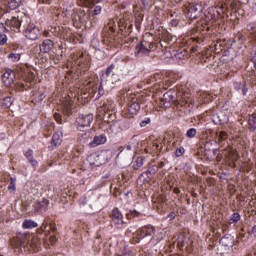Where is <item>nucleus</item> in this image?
Here are the masks:
<instances>
[{
    "instance_id": "f257e3e1",
    "label": "nucleus",
    "mask_w": 256,
    "mask_h": 256,
    "mask_svg": "<svg viewBox=\"0 0 256 256\" xmlns=\"http://www.w3.org/2000/svg\"><path fill=\"white\" fill-rule=\"evenodd\" d=\"M30 21L29 17L26 15L22 16H10L6 18L5 25L10 29V31H19L21 29V25L25 27V24Z\"/></svg>"
},
{
    "instance_id": "f03ea898",
    "label": "nucleus",
    "mask_w": 256,
    "mask_h": 256,
    "mask_svg": "<svg viewBox=\"0 0 256 256\" xmlns=\"http://www.w3.org/2000/svg\"><path fill=\"white\" fill-rule=\"evenodd\" d=\"M157 49V44L155 42H149L147 40L141 41L138 45H136L134 50L135 57H141L143 55H149L151 51H155Z\"/></svg>"
},
{
    "instance_id": "7ed1b4c3",
    "label": "nucleus",
    "mask_w": 256,
    "mask_h": 256,
    "mask_svg": "<svg viewBox=\"0 0 256 256\" xmlns=\"http://www.w3.org/2000/svg\"><path fill=\"white\" fill-rule=\"evenodd\" d=\"M23 33L29 41H37V39L41 37V30H39V27H36L35 24L30 23L29 21L25 23Z\"/></svg>"
},
{
    "instance_id": "20e7f679",
    "label": "nucleus",
    "mask_w": 256,
    "mask_h": 256,
    "mask_svg": "<svg viewBox=\"0 0 256 256\" xmlns=\"http://www.w3.org/2000/svg\"><path fill=\"white\" fill-rule=\"evenodd\" d=\"M155 234V227L152 225H146L143 226L142 228L138 229L134 234H133V242L134 243H139L141 239H145V237H149L151 235Z\"/></svg>"
},
{
    "instance_id": "39448f33",
    "label": "nucleus",
    "mask_w": 256,
    "mask_h": 256,
    "mask_svg": "<svg viewBox=\"0 0 256 256\" xmlns=\"http://www.w3.org/2000/svg\"><path fill=\"white\" fill-rule=\"evenodd\" d=\"M70 17L74 27H81L87 21V14L81 9H73Z\"/></svg>"
},
{
    "instance_id": "423d86ee",
    "label": "nucleus",
    "mask_w": 256,
    "mask_h": 256,
    "mask_svg": "<svg viewBox=\"0 0 256 256\" xmlns=\"http://www.w3.org/2000/svg\"><path fill=\"white\" fill-rule=\"evenodd\" d=\"M93 114H85V115H80L76 119V125L78 131H83L85 127H91V123H93Z\"/></svg>"
},
{
    "instance_id": "0eeeda50",
    "label": "nucleus",
    "mask_w": 256,
    "mask_h": 256,
    "mask_svg": "<svg viewBox=\"0 0 256 256\" xmlns=\"http://www.w3.org/2000/svg\"><path fill=\"white\" fill-rule=\"evenodd\" d=\"M185 13L189 19H197L203 13V6L201 4L188 6L185 9Z\"/></svg>"
},
{
    "instance_id": "6e6552de",
    "label": "nucleus",
    "mask_w": 256,
    "mask_h": 256,
    "mask_svg": "<svg viewBox=\"0 0 256 256\" xmlns=\"http://www.w3.org/2000/svg\"><path fill=\"white\" fill-rule=\"evenodd\" d=\"M111 221L114 227L121 229L125 222L123 221V214L119 211V208H114L111 214Z\"/></svg>"
},
{
    "instance_id": "1a4fd4ad",
    "label": "nucleus",
    "mask_w": 256,
    "mask_h": 256,
    "mask_svg": "<svg viewBox=\"0 0 256 256\" xmlns=\"http://www.w3.org/2000/svg\"><path fill=\"white\" fill-rule=\"evenodd\" d=\"M2 81L6 87H11L15 83V72L6 70L2 75Z\"/></svg>"
},
{
    "instance_id": "9d476101",
    "label": "nucleus",
    "mask_w": 256,
    "mask_h": 256,
    "mask_svg": "<svg viewBox=\"0 0 256 256\" xmlns=\"http://www.w3.org/2000/svg\"><path fill=\"white\" fill-rule=\"evenodd\" d=\"M141 110V104H139V101L132 100L128 104V117H135L137 113Z\"/></svg>"
},
{
    "instance_id": "9b49d317",
    "label": "nucleus",
    "mask_w": 256,
    "mask_h": 256,
    "mask_svg": "<svg viewBox=\"0 0 256 256\" xmlns=\"http://www.w3.org/2000/svg\"><path fill=\"white\" fill-rule=\"evenodd\" d=\"M161 103L163 104V106L166 109L171 107V104L175 103V96H173V92L168 91V92L164 93L163 97L161 99Z\"/></svg>"
},
{
    "instance_id": "f8f14e48",
    "label": "nucleus",
    "mask_w": 256,
    "mask_h": 256,
    "mask_svg": "<svg viewBox=\"0 0 256 256\" xmlns=\"http://www.w3.org/2000/svg\"><path fill=\"white\" fill-rule=\"evenodd\" d=\"M61 109H62V113H64V115H67L69 117V115H71L73 111V101H71V99L69 98L63 100Z\"/></svg>"
},
{
    "instance_id": "ddd939ff",
    "label": "nucleus",
    "mask_w": 256,
    "mask_h": 256,
    "mask_svg": "<svg viewBox=\"0 0 256 256\" xmlns=\"http://www.w3.org/2000/svg\"><path fill=\"white\" fill-rule=\"evenodd\" d=\"M107 143V137L104 134L95 136L93 141L89 143V147H99V145H105Z\"/></svg>"
},
{
    "instance_id": "4468645a",
    "label": "nucleus",
    "mask_w": 256,
    "mask_h": 256,
    "mask_svg": "<svg viewBox=\"0 0 256 256\" xmlns=\"http://www.w3.org/2000/svg\"><path fill=\"white\" fill-rule=\"evenodd\" d=\"M55 47V43L51 39H46L40 45L41 53H49Z\"/></svg>"
},
{
    "instance_id": "2eb2a0df",
    "label": "nucleus",
    "mask_w": 256,
    "mask_h": 256,
    "mask_svg": "<svg viewBox=\"0 0 256 256\" xmlns=\"http://www.w3.org/2000/svg\"><path fill=\"white\" fill-rule=\"evenodd\" d=\"M220 243L222 247L226 249H232L233 245H235V241L233 240V236L226 235L220 239Z\"/></svg>"
},
{
    "instance_id": "dca6fc26",
    "label": "nucleus",
    "mask_w": 256,
    "mask_h": 256,
    "mask_svg": "<svg viewBox=\"0 0 256 256\" xmlns=\"http://www.w3.org/2000/svg\"><path fill=\"white\" fill-rule=\"evenodd\" d=\"M63 132H56L52 136V145H55L57 147L58 145H61V142L63 141Z\"/></svg>"
},
{
    "instance_id": "f3484780",
    "label": "nucleus",
    "mask_w": 256,
    "mask_h": 256,
    "mask_svg": "<svg viewBox=\"0 0 256 256\" xmlns=\"http://www.w3.org/2000/svg\"><path fill=\"white\" fill-rule=\"evenodd\" d=\"M24 155H25V157L28 159L29 163H31V165L33 167H37L38 162L33 157V150H31V149L27 150L26 152H24Z\"/></svg>"
},
{
    "instance_id": "a211bd4d",
    "label": "nucleus",
    "mask_w": 256,
    "mask_h": 256,
    "mask_svg": "<svg viewBox=\"0 0 256 256\" xmlns=\"http://www.w3.org/2000/svg\"><path fill=\"white\" fill-rule=\"evenodd\" d=\"M37 226H38L37 222H35L31 219H26L22 223L23 229H35V227H37Z\"/></svg>"
},
{
    "instance_id": "6ab92c4d",
    "label": "nucleus",
    "mask_w": 256,
    "mask_h": 256,
    "mask_svg": "<svg viewBox=\"0 0 256 256\" xmlns=\"http://www.w3.org/2000/svg\"><path fill=\"white\" fill-rule=\"evenodd\" d=\"M63 1V9L66 13H69L71 9H73L75 2L74 0H62Z\"/></svg>"
},
{
    "instance_id": "aec40b11",
    "label": "nucleus",
    "mask_w": 256,
    "mask_h": 256,
    "mask_svg": "<svg viewBox=\"0 0 256 256\" xmlns=\"http://www.w3.org/2000/svg\"><path fill=\"white\" fill-rule=\"evenodd\" d=\"M248 125H249V129L251 131H255V129H256V115L255 114H250L248 116Z\"/></svg>"
},
{
    "instance_id": "412c9836",
    "label": "nucleus",
    "mask_w": 256,
    "mask_h": 256,
    "mask_svg": "<svg viewBox=\"0 0 256 256\" xmlns=\"http://www.w3.org/2000/svg\"><path fill=\"white\" fill-rule=\"evenodd\" d=\"M228 160L230 161V163H232L235 167V163H237V161H239V154H237L236 151H230L229 155L227 156Z\"/></svg>"
},
{
    "instance_id": "4be33fe9",
    "label": "nucleus",
    "mask_w": 256,
    "mask_h": 256,
    "mask_svg": "<svg viewBox=\"0 0 256 256\" xmlns=\"http://www.w3.org/2000/svg\"><path fill=\"white\" fill-rule=\"evenodd\" d=\"M234 88L236 91H242V95H247V87H245V82H235Z\"/></svg>"
},
{
    "instance_id": "5701e85b",
    "label": "nucleus",
    "mask_w": 256,
    "mask_h": 256,
    "mask_svg": "<svg viewBox=\"0 0 256 256\" xmlns=\"http://www.w3.org/2000/svg\"><path fill=\"white\" fill-rule=\"evenodd\" d=\"M246 76L248 81H250L253 85H256V66L254 70L248 71Z\"/></svg>"
},
{
    "instance_id": "b1692460",
    "label": "nucleus",
    "mask_w": 256,
    "mask_h": 256,
    "mask_svg": "<svg viewBox=\"0 0 256 256\" xmlns=\"http://www.w3.org/2000/svg\"><path fill=\"white\" fill-rule=\"evenodd\" d=\"M180 101L182 105H191V103H193V100L191 99V95H189V93H184Z\"/></svg>"
},
{
    "instance_id": "393cba45",
    "label": "nucleus",
    "mask_w": 256,
    "mask_h": 256,
    "mask_svg": "<svg viewBox=\"0 0 256 256\" xmlns=\"http://www.w3.org/2000/svg\"><path fill=\"white\" fill-rule=\"evenodd\" d=\"M129 143L131 144V146L133 147V151H137V149H139V136L134 135Z\"/></svg>"
},
{
    "instance_id": "a878e982",
    "label": "nucleus",
    "mask_w": 256,
    "mask_h": 256,
    "mask_svg": "<svg viewBox=\"0 0 256 256\" xmlns=\"http://www.w3.org/2000/svg\"><path fill=\"white\" fill-rule=\"evenodd\" d=\"M158 171H159V166L152 165L147 169V171L143 175H150V177H153V175H155V173H157Z\"/></svg>"
},
{
    "instance_id": "bb28decb",
    "label": "nucleus",
    "mask_w": 256,
    "mask_h": 256,
    "mask_svg": "<svg viewBox=\"0 0 256 256\" xmlns=\"http://www.w3.org/2000/svg\"><path fill=\"white\" fill-rule=\"evenodd\" d=\"M20 3L21 0H8V7L12 11H14V9H17V7H19Z\"/></svg>"
},
{
    "instance_id": "cd10ccee",
    "label": "nucleus",
    "mask_w": 256,
    "mask_h": 256,
    "mask_svg": "<svg viewBox=\"0 0 256 256\" xmlns=\"http://www.w3.org/2000/svg\"><path fill=\"white\" fill-rule=\"evenodd\" d=\"M218 137L219 143H223V141H227V132L225 131H219L216 133Z\"/></svg>"
},
{
    "instance_id": "c85d7f7f",
    "label": "nucleus",
    "mask_w": 256,
    "mask_h": 256,
    "mask_svg": "<svg viewBox=\"0 0 256 256\" xmlns=\"http://www.w3.org/2000/svg\"><path fill=\"white\" fill-rule=\"evenodd\" d=\"M28 245L32 249H37L39 247V239L32 237L31 240L28 241Z\"/></svg>"
},
{
    "instance_id": "c756f323",
    "label": "nucleus",
    "mask_w": 256,
    "mask_h": 256,
    "mask_svg": "<svg viewBox=\"0 0 256 256\" xmlns=\"http://www.w3.org/2000/svg\"><path fill=\"white\" fill-rule=\"evenodd\" d=\"M8 59H10L13 63H17L21 60V54L10 53L8 55Z\"/></svg>"
},
{
    "instance_id": "7c9ffc66",
    "label": "nucleus",
    "mask_w": 256,
    "mask_h": 256,
    "mask_svg": "<svg viewBox=\"0 0 256 256\" xmlns=\"http://www.w3.org/2000/svg\"><path fill=\"white\" fill-rule=\"evenodd\" d=\"M196 135H197V129L195 128H190L186 132V137H188V139H193V137H195Z\"/></svg>"
},
{
    "instance_id": "2f4dec72",
    "label": "nucleus",
    "mask_w": 256,
    "mask_h": 256,
    "mask_svg": "<svg viewBox=\"0 0 256 256\" xmlns=\"http://www.w3.org/2000/svg\"><path fill=\"white\" fill-rule=\"evenodd\" d=\"M41 209H43L44 211H47L48 207H49V200L43 198L40 203H39Z\"/></svg>"
},
{
    "instance_id": "473e14b6",
    "label": "nucleus",
    "mask_w": 256,
    "mask_h": 256,
    "mask_svg": "<svg viewBox=\"0 0 256 256\" xmlns=\"http://www.w3.org/2000/svg\"><path fill=\"white\" fill-rule=\"evenodd\" d=\"M241 220V215H239V213L235 212L232 214L231 218H230V223H238V221Z\"/></svg>"
},
{
    "instance_id": "72a5a7b5",
    "label": "nucleus",
    "mask_w": 256,
    "mask_h": 256,
    "mask_svg": "<svg viewBox=\"0 0 256 256\" xmlns=\"http://www.w3.org/2000/svg\"><path fill=\"white\" fill-rule=\"evenodd\" d=\"M184 154H185V148L183 146H181L175 150L176 157H182V155H184Z\"/></svg>"
},
{
    "instance_id": "f704fd0d",
    "label": "nucleus",
    "mask_w": 256,
    "mask_h": 256,
    "mask_svg": "<svg viewBox=\"0 0 256 256\" xmlns=\"http://www.w3.org/2000/svg\"><path fill=\"white\" fill-rule=\"evenodd\" d=\"M141 167H143V159L138 158L134 163V169H141Z\"/></svg>"
},
{
    "instance_id": "c9c22d12",
    "label": "nucleus",
    "mask_w": 256,
    "mask_h": 256,
    "mask_svg": "<svg viewBox=\"0 0 256 256\" xmlns=\"http://www.w3.org/2000/svg\"><path fill=\"white\" fill-rule=\"evenodd\" d=\"M117 24H118V29L120 31H125V29H127V24H125L123 20L118 21Z\"/></svg>"
},
{
    "instance_id": "e433bc0d",
    "label": "nucleus",
    "mask_w": 256,
    "mask_h": 256,
    "mask_svg": "<svg viewBox=\"0 0 256 256\" xmlns=\"http://www.w3.org/2000/svg\"><path fill=\"white\" fill-rule=\"evenodd\" d=\"M150 149L152 150V153H155L161 149V146H159V143L153 142V144L150 146Z\"/></svg>"
},
{
    "instance_id": "4c0bfd02",
    "label": "nucleus",
    "mask_w": 256,
    "mask_h": 256,
    "mask_svg": "<svg viewBox=\"0 0 256 256\" xmlns=\"http://www.w3.org/2000/svg\"><path fill=\"white\" fill-rule=\"evenodd\" d=\"M101 11H103V7L102 6H95L94 10H93V15H101Z\"/></svg>"
},
{
    "instance_id": "58836bf2",
    "label": "nucleus",
    "mask_w": 256,
    "mask_h": 256,
    "mask_svg": "<svg viewBox=\"0 0 256 256\" xmlns=\"http://www.w3.org/2000/svg\"><path fill=\"white\" fill-rule=\"evenodd\" d=\"M115 70V64H111L107 69H106V77H109L111 73Z\"/></svg>"
},
{
    "instance_id": "ea45409f",
    "label": "nucleus",
    "mask_w": 256,
    "mask_h": 256,
    "mask_svg": "<svg viewBox=\"0 0 256 256\" xmlns=\"http://www.w3.org/2000/svg\"><path fill=\"white\" fill-rule=\"evenodd\" d=\"M8 41L6 34H0V45H5Z\"/></svg>"
},
{
    "instance_id": "a19ab883",
    "label": "nucleus",
    "mask_w": 256,
    "mask_h": 256,
    "mask_svg": "<svg viewBox=\"0 0 256 256\" xmlns=\"http://www.w3.org/2000/svg\"><path fill=\"white\" fill-rule=\"evenodd\" d=\"M115 21L114 20H109L108 22V27H109V30L112 32V33H115Z\"/></svg>"
},
{
    "instance_id": "79ce46f5",
    "label": "nucleus",
    "mask_w": 256,
    "mask_h": 256,
    "mask_svg": "<svg viewBox=\"0 0 256 256\" xmlns=\"http://www.w3.org/2000/svg\"><path fill=\"white\" fill-rule=\"evenodd\" d=\"M149 123H151V119L146 118L145 120L140 122V127H147V125H149Z\"/></svg>"
},
{
    "instance_id": "37998d69",
    "label": "nucleus",
    "mask_w": 256,
    "mask_h": 256,
    "mask_svg": "<svg viewBox=\"0 0 256 256\" xmlns=\"http://www.w3.org/2000/svg\"><path fill=\"white\" fill-rule=\"evenodd\" d=\"M54 119L57 121L60 125L63 123V119L61 118V114L55 113L54 114Z\"/></svg>"
},
{
    "instance_id": "c03bdc74",
    "label": "nucleus",
    "mask_w": 256,
    "mask_h": 256,
    "mask_svg": "<svg viewBox=\"0 0 256 256\" xmlns=\"http://www.w3.org/2000/svg\"><path fill=\"white\" fill-rule=\"evenodd\" d=\"M251 61H253V63H256V47L252 49Z\"/></svg>"
},
{
    "instance_id": "a18cd8bd",
    "label": "nucleus",
    "mask_w": 256,
    "mask_h": 256,
    "mask_svg": "<svg viewBox=\"0 0 256 256\" xmlns=\"http://www.w3.org/2000/svg\"><path fill=\"white\" fill-rule=\"evenodd\" d=\"M202 97H205L204 103H209V101H211V94L204 93Z\"/></svg>"
},
{
    "instance_id": "49530a36",
    "label": "nucleus",
    "mask_w": 256,
    "mask_h": 256,
    "mask_svg": "<svg viewBox=\"0 0 256 256\" xmlns=\"http://www.w3.org/2000/svg\"><path fill=\"white\" fill-rule=\"evenodd\" d=\"M129 213L133 215V217H139V215H141L137 210H130Z\"/></svg>"
},
{
    "instance_id": "de8ad7c7",
    "label": "nucleus",
    "mask_w": 256,
    "mask_h": 256,
    "mask_svg": "<svg viewBox=\"0 0 256 256\" xmlns=\"http://www.w3.org/2000/svg\"><path fill=\"white\" fill-rule=\"evenodd\" d=\"M49 241L51 243V245H55V243H57V237L56 236H50Z\"/></svg>"
},
{
    "instance_id": "09e8293b",
    "label": "nucleus",
    "mask_w": 256,
    "mask_h": 256,
    "mask_svg": "<svg viewBox=\"0 0 256 256\" xmlns=\"http://www.w3.org/2000/svg\"><path fill=\"white\" fill-rule=\"evenodd\" d=\"M39 3H43L44 5H51V3H53V0H39Z\"/></svg>"
},
{
    "instance_id": "8fccbe9b",
    "label": "nucleus",
    "mask_w": 256,
    "mask_h": 256,
    "mask_svg": "<svg viewBox=\"0 0 256 256\" xmlns=\"http://www.w3.org/2000/svg\"><path fill=\"white\" fill-rule=\"evenodd\" d=\"M50 229H51L52 233H55L57 231V226H55V223L50 224Z\"/></svg>"
},
{
    "instance_id": "3c124183",
    "label": "nucleus",
    "mask_w": 256,
    "mask_h": 256,
    "mask_svg": "<svg viewBox=\"0 0 256 256\" xmlns=\"http://www.w3.org/2000/svg\"><path fill=\"white\" fill-rule=\"evenodd\" d=\"M83 1H86V2H91L93 5H95L96 3H101V1L103 0H83Z\"/></svg>"
},
{
    "instance_id": "603ef678",
    "label": "nucleus",
    "mask_w": 256,
    "mask_h": 256,
    "mask_svg": "<svg viewBox=\"0 0 256 256\" xmlns=\"http://www.w3.org/2000/svg\"><path fill=\"white\" fill-rule=\"evenodd\" d=\"M144 151L146 154H150V155L153 154V150H151V147H149V146L147 148H145Z\"/></svg>"
},
{
    "instance_id": "864d4df0",
    "label": "nucleus",
    "mask_w": 256,
    "mask_h": 256,
    "mask_svg": "<svg viewBox=\"0 0 256 256\" xmlns=\"http://www.w3.org/2000/svg\"><path fill=\"white\" fill-rule=\"evenodd\" d=\"M8 189H13V191H15V184L13 183V179H11Z\"/></svg>"
},
{
    "instance_id": "5fc2aeb1",
    "label": "nucleus",
    "mask_w": 256,
    "mask_h": 256,
    "mask_svg": "<svg viewBox=\"0 0 256 256\" xmlns=\"http://www.w3.org/2000/svg\"><path fill=\"white\" fill-rule=\"evenodd\" d=\"M141 1H142V4L144 5V7H147V5L149 3H151V1H153V0H141Z\"/></svg>"
},
{
    "instance_id": "6e6d98bb",
    "label": "nucleus",
    "mask_w": 256,
    "mask_h": 256,
    "mask_svg": "<svg viewBox=\"0 0 256 256\" xmlns=\"http://www.w3.org/2000/svg\"><path fill=\"white\" fill-rule=\"evenodd\" d=\"M43 35H44V37H51V32H49V30H45L43 32Z\"/></svg>"
},
{
    "instance_id": "4d7b16f0",
    "label": "nucleus",
    "mask_w": 256,
    "mask_h": 256,
    "mask_svg": "<svg viewBox=\"0 0 256 256\" xmlns=\"http://www.w3.org/2000/svg\"><path fill=\"white\" fill-rule=\"evenodd\" d=\"M127 151H133V146L128 142V145H126Z\"/></svg>"
},
{
    "instance_id": "13d9d810",
    "label": "nucleus",
    "mask_w": 256,
    "mask_h": 256,
    "mask_svg": "<svg viewBox=\"0 0 256 256\" xmlns=\"http://www.w3.org/2000/svg\"><path fill=\"white\" fill-rule=\"evenodd\" d=\"M45 229H47V223H43V224L40 226V230H42L43 232H45Z\"/></svg>"
},
{
    "instance_id": "bf43d9fd",
    "label": "nucleus",
    "mask_w": 256,
    "mask_h": 256,
    "mask_svg": "<svg viewBox=\"0 0 256 256\" xmlns=\"http://www.w3.org/2000/svg\"><path fill=\"white\" fill-rule=\"evenodd\" d=\"M251 231H252V234H253V235H256V225L252 228Z\"/></svg>"
},
{
    "instance_id": "052dcab7",
    "label": "nucleus",
    "mask_w": 256,
    "mask_h": 256,
    "mask_svg": "<svg viewBox=\"0 0 256 256\" xmlns=\"http://www.w3.org/2000/svg\"><path fill=\"white\" fill-rule=\"evenodd\" d=\"M171 24H172V25H177V20H172V21H171Z\"/></svg>"
},
{
    "instance_id": "680f3d73",
    "label": "nucleus",
    "mask_w": 256,
    "mask_h": 256,
    "mask_svg": "<svg viewBox=\"0 0 256 256\" xmlns=\"http://www.w3.org/2000/svg\"><path fill=\"white\" fill-rule=\"evenodd\" d=\"M225 123V120H219V125H223Z\"/></svg>"
},
{
    "instance_id": "e2e57ef3",
    "label": "nucleus",
    "mask_w": 256,
    "mask_h": 256,
    "mask_svg": "<svg viewBox=\"0 0 256 256\" xmlns=\"http://www.w3.org/2000/svg\"><path fill=\"white\" fill-rule=\"evenodd\" d=\"M179 188H174V193H179Z\"/></svg>"
},
{
    "instance_id": "0e129e2a",
    "label": "nucleus",
    "mask_w": 256,
    "mask_h": 256,
    "mask_svg": "<svg viewBox=\"0 0 256 256\" xmlns=\"http://www.w3.org/2000/svg\"><path fill=\"white\" fill-rule=\"evenodd\" d=\"M21 247H25V242H22V243H21Z\"/></svg>"
},
{
    "instance_id": "69168bd1",
    "label": "nucleus",
    "mask_w": 256,
    "mask_h": 256,
    "mask_svg": "<svg viewBox=\"0 0 256 256\" xmlns=\"http://www.w3.org/2000/svg\"><path fill=\"white\" fill-rule=\"evenodd\" d=\"M129 255V253H124V256H128Z\"/></svg>"
},
{
    "instance_id": "338daca9",
    "label": "nucleus",
    "mask_w": 256,
    "mask_h": 256,
    "mask_svg": "<svg viewBox=\"0 0 256 256\" xmlns=\"http://www.w3.org/2000/svg\"><path fill=\"white\" fill-rule=\"evenodd\" d=\"M128 29H131V25H129Z\"/></svg>"
}]
</instances>
